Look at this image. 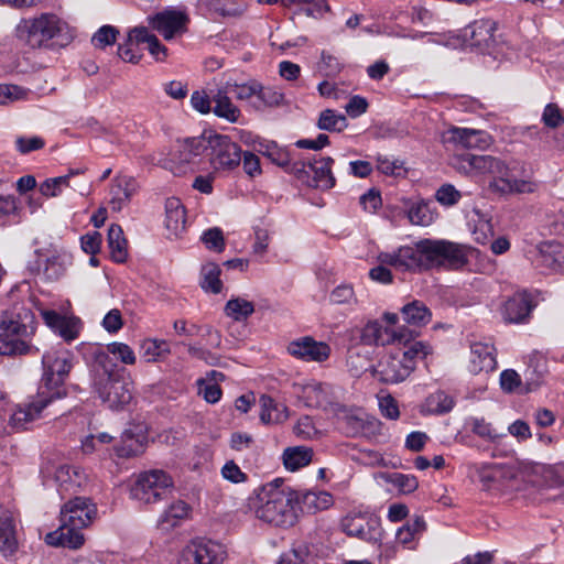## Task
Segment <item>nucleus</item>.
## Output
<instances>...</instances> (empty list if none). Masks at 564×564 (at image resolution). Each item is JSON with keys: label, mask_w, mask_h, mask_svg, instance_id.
<instances>
[{"label": "nucleus", "mask_w": 564, "mask_h": 564, "mask_svg": "<svg viewBox=\"0 0 564 564\" xmlns=\"http://www.w3.org/2000/svg\"><path fill=\"white\" fill-rule=\"evenodd\" d=\"M470 248L466 245L424 238L390 251H381L378 259L402 273H423L433 269L457 270L468 262Z\"/></svg>", "instance_id": "1"}, {"label": "nucleus", "mask_w": 564, "mask_h": 564, "mask_svg": "<svg viewBox=\"0 0 564 564\" xmlns=\"http://www.w3.org/2000/svg\"><path fill=\"white\" fill-rule=\"evenodd\" d=\"M91 387L112 410H122L133 398V382L129 373L105 351L95 354Z\"/></svg>", "instance_id": "2"}, {"label": "nucleus", "mask_w": 564, "mask_h": 564, "mask_svg": "<svg viewBox=\"0 0 564 564\" xmlns=\"http://www.w3.org/2000/svg\"><path fill=\"white\" fill-rule=\"evenodd\" d=\"M14 34L22 44L33 50H53L67 45L74 39L68 23L51 12L21 19L15 25Z\"/></svg>", "instance_id": "3"}, {"label": "nucleus", "mask_w": 564, "mask_h": 564, "mask_svg": "<svg viewBox=\"0 0 564 564\" xmlns=\"http://www.w3.org/2000/svg\"><path fill=\"white\" fill-rule=\"evenodd\" d=\"M248 507L258 519L275 527H292L296 520L293 492L278 479L254 490Z\"/></svg>", "instance_id": "4"}, {"label": "nucleus", "mask_w": 564, "mask_h": 564, "mask_svg": "<svg viewBox=\"0 0 564 564\" xmlns=\"http://www.w3.org/2000/svg\"><path fill=\"white\" fill-rule=\"evenodd\" d=\"M431 354V347L423 341H413L406 349H397L381 356L372 377L384 384L403 382L415 369L416 360Z\"/></svg>", "instance_id": "5"}, {"label": "nucleus", "mask_w": 564, "mask_h": 564, "mask_svg": "<svg viewBox=\"0 0 564 564\" xmlns=\"http://www.w3.org/2000/svg\"><path fill=\"white\" fill-rule=\"evenodd\" d=\"M73 355L65 348H52L42 357L43 377L40 391H45L52 400H61L67 395L65 380L73 367Z\"/></svg>", "instance_id": "6"}, {"label": "nucleus", "mask_w": 564, "mask_h": 564, "mask_svg": "<svg viewBox=\"0 0 564 564\" xmlns=\"http://www.w3.org/2000/svg\"><path fill=\"white\" fill-rule=\"evenodd\" d=\"M208 151V138L204 135L178 140L164 162V167L174 174H182L199 164L200 158Z\"/></svg>", "instance_id": "7"}, {"label": "nucleus", "mask_w": 564, "mask_h": 564, "mask_svg": "<svg viewBox=\"0 0 564 564\" xmlns=\"http://www.w3.org/2000/svg\"><path fill=\"white\" fill-rule=\"evenodd\" d=\"M14 296L12 291L10 307L3 311L0 317V329L19 337H29L34 334L36 327L32 303L29 299L18 301Z\"/></svg>", "instance_id": "8"}, {"label": "nucleus", "mask_w": 564, "mask_h": 564, "mask_svg": "<svg viewBox=\"0 0 564 564\" xmlns=\"http://www.w3.org/2000/svg\"><path fill=\"white\" fill-rule=\"evenodd\" d=\"M172 477L161 469H152L139 475L131 495L144 503H155L167 498L173 491Z\"/></svg>", "instance_id": "9"}, {"label": "nucleus", "mask_w": 564, "mask_h": 564, "mask_svg": "<svg viewBox=\"0 0 564 564\" xmlns=\"http://www.w3.org/2000/svg\"><path fill=\"white\" fill-rule=\"evenodd\" d=\"M334 160L330 156L315 158L313 160L294 162L291 171L297 180L310 187L329 189L335 186L332 173Z\"/></svg>", "instance_id": "10"}, {"label": "nucleus", "mask_w": 564, "mask_h": 564, "mask_svg": "<svg viewBox=\"0 0 564 564\" xmlns=\"http://www.w3.org/2000/svg\"><path fill=\"white\" fill-rule=\"evenodd\" d=\"M227 557L225 545L207 539H194L180 552L177 564H224Z\"/></svg>", "instance_id": "11"}, {"label": "nucleus", "mask_w": 564, "mask_h": 564, "mask_svg": "<svg viewBox=\"0 0 564 564\" xmlns=\"http://www.w3.org/2000/svg\"><path fill=\"white\" fill-rule=\"evenodd\" d=\"M340 528L350 538H357L364 542L381 543L383 529L380 519L366 512H349L340 520Z\"/></svg>", "instance_id": "12"}, {"label": "nucleus", "mask_w": 564, "mask_h": 564, "mask_svg": "<svg viewBox=\"0 0 564 564\" xmlns=\"http://www.w3.org/2000/svg\"><path fill=\"white\" fill-rule=\"evenodd\" d=\"M415 336L416 334L406 327L392 329L376 319L368 322L361 329L360 346H386L394 343L406 345Z\"/></svg>", "instance_id": "13"}, {"label": "nucleus", "mask_w": 564, "mask_h": 564, "mask_svg": "<svg viewBox=\"0 0 564 564\" xmlns=\"http://www.w3.org/2000/svg\"><path fill=\"white\" fill-rule=\"evenodd\" d=\"M208 150L209 162L215 171H230L241 162V149L228 135H210Z\"/></svg>", "instance_id": "14"}, {"label": "nucleus", "mask_w": 564, "mask_h": 564, "mask_svg": "<svg viewBox=\"0 0 564 564\" xmlns=\"http://www.w3.org/2000/svg\"><path fill=\"white\" fill-rule=\"evenodd\" d=\"M97 516V507L89 498L75 497L69 499L61 509L63 523L84 529L93 523Z\"/></svg>", "instance_id": "15"}, {"label": "nucleus", "mask_w": 564, "mask_h": 564, "mask_svg": "<svg viewBox=\"0 0 564 564\" xmlns=\"http://www.w3.org/2000/svg\"><path fill=\"white\" fill-rule=\"evenodd\" d=\"M300 398L306 406L338 412L341 405L335 400L333 387L328 383L311 381L301 388Z\"/></svg>", "instance_id": "16"}, {"label": "nucleus", "mask_w": 564, "mask_h": 564, "mask_svg": "<svg viewBox=\"0 0 564 564\" xmlns=\"http://www.w3.org/2000/svg\"><path fill=\"white\" fill-rule=\"evenodd\" d=\"M54 401L45 391L39 390L35 398L17 405L9 419V425L18 431L26 429L28 424L41 417L43 410Z\"/></svg>", "instance_id": "17"}, {"label": "nucleus", "mask_w": 564, "mask_h": 564, "mask_svg": "<svg viewBox=\"0 0 564 564\" xmlns=\"http://www.w3.org/2000/svg\"><path fill=\"white\" fill-rule=\"evenodd\" d=\"M442 142L463 149H487L491 143L490 135L484 130L452 127L442 134Z\"/></svg>", "instance_id": "18"}, {"label": "nucleus", "mask_w": 564, "mask_h": 564, "mask_svg": "<svg viewBox=\"0 0 564 564\" xmlns=\"http://www.w3.org/2000/svg\"><path fill=\"white\" fill-rule=\"evenodd\" d=\"M288 352L306 362H323L330 356V347L325 341H317L311 336H303L288 345Z\"/></svg>", "instance_id": "19"}, {"label": "nucleus", "mask_w": 564, "mask_h": 564, "mask_svg": "<svg viewBox=\"0 0 564 564\" xmlns=\"http://www.w3.org/2000/svg\"><path fill=\"white\" fill-rule=\"evenodd\" d=\"M149 21L152 28L162 34L165 40H171L176 34L185 31L188 18L182 11L165 10L149 18Z\"/></svg>", "instance_id": "20"}, {"label": "nucleus", "mask_w": 564, "mask_h": 564, "mask_svg": "<svg viewBox=\"0 0 564 564\" xmlns=\"http://www.w3.org/2000/svg\"><path fill=\"white\" fill-rule=\"evenodd\" d=\"M496 349L491 344L475 341L470 345L468 370L473 375L490 372L496 369Z\"/></svg>", "instance_id": "21"}, {"label": "nucleus", "mask_w": 564, "mask_h": 564, "mask_svg": "<svg viewBox=\"0 0 564 564\" xmlns=\"http://www.w3.org/2000/svg\"><path fill=\"white\" fill-rule=\"evenodd\" d=\"M533 307L531 295L525 291L518 292L505 302L501 314L507 323H523Z\"/></svg>", "instance_id": "22"}, {"label": "nucleus", "mask_w": 564, "mask_h": 564, "mask_svg": "<svg viewBox=\"0 0 564 564\" xmlns=\"http://www.w3.org/2000/svg\"><path fill=\"white\" fill-rule=\"evenodd\" d=\"M41 315L45 324L66 341L78 337L80 323L77 318L63 316L53 310H42Z\"/></svg>", "instance_id": "23"}, {"label": "nucleus", "mask_w": 564, "mask_h": 564, "mask_svg": "<svg viewBox=\"0 0 564 564\" xmlns=\"http://www.w3.org/2000/svg\"><path fill=\"white\" fill-rule=\"evenodd\" d=\"M82 530L80 528H75V525L63 523V520H61L59 527L55 531L47 533L44 540L51 546L76 550L85 542Z\"/></svg>", "instance_id": "24"}, {"label": "nucleus", "mask_w": 564, "mask_h": 564, "mask_svg": "<svg viewBox=\"0 0 564 564\" xmlns=\"http://www.w3.org/2000/svg\"><path fill=\"white\" fill-rule=\"evenodd\" d=\"M19 549L17 520L8 511L0 512V553L4 557L13 556Z\"/></svg>", "instance_id": "25"}, {"label": "nucleus", "mask_w": 564, "mask_h": 564, "mask_svg": "<svg viewBox=\"0 0 564 564\" xmlns=\"http://www.w3.org/2000/svg\"><path fill=\"white\" fill-rule=\"evenodd\" d=\"M536 264L553 272H564V245L546 241L539 246Z\"/></svg>", "instance_id": "26"}, {"label": "nucleus", "mask_w": 564, "mask_h": 564, "mask_svg": "<svg viewBox=\"0 0 564 564\" xmlns=\"http://www.w3.org/2000/svg\"><path fill=\"white\" fill-rule=\"evenodd\" d=\"M137 191L135 181L129 176H118L112 180L110 186V208L113 212H121L126 207Z\"/></svg>", "instance_id": "27"}, {"label": "nucleus", "mask_w": 564, "mask_h": 564, "mask_svg": "<svg viewBox=\"0 0 564 564\" xmlns=\"http://www.w3.org/2000/svg\"><path fill=\"white\" fill-rule=\"evenodd\" d=\"M495 22L491 20H477L465 30V36H469L470 45L480 51L489 50L494 42Z\"/></svg>", "instance_id": "28"}, {"label": "nucleus", "mask_w": 564, "mask_h": 564, "mask_svg": "<svg viewBox=\"0 0 564 564\" xmlns=\"http://www.w3.org/2000/svg\"><path fill=\"white\" fill-rule=\"evenodd\" d=\"M197 7L204 14L212 17L238 18L243 13L234 0H198Z\"/></svg>", "instance_id": "29"}, {"label": "nucleus", "mask_w": 564, "mask_h": 564, "mask_svg": "<svg viewBox=\"0 0 564 564\" xmlns=\"http://www.w3.org/2000/svg\"><path fill=\"white\" fill-rule=\"evenodd\" d=\"M346 366L352 377H360L368 370L372 373L373 366L370 351L364 346H354L348 350Z\"/></svg>", "instance_id": "30"}, {"label": "nucleus", "mask_w": 564, "mask_h": 564, "mask_svg": "<svg viewBox=\"0 0 564 564\" xmlns=\"http://www.w3.org/2000/svg\"><path fill=\"white\" fill-rule=\"evenodd\" d=\"M186 215L181 200L175 197L165 202V227L171 235L177 236L185 228Z\"/></svg>", "instance_id": "31"}, {"label": "nucleus", "mask_w": 564, "mask_h": 564, "mask_svg": "<svg viewBox=\"0 0 564 564\" xmlns=\"http://www.w3.org/2000/svg\"><path fill=\"white\" fill-rule=\"evenodd\" d=\"M55 480L61 491H76L86 480V476L79 467L61 465L55 470Z\"/></svg>", "instance_id": "32"}, {"label": "nucleus", "mask_w": 564, "mask_h": 564, "mask_svg": "<svg viewBox=\"0 0 564 564\" xmlns=\"http://www.w3.org/2000/svg\"><path fill=\"white\" fill-rule=\"evenodd\" d=\"M260 420L265 424H278L289 417L288 406L275 402L270 395L262 394L259 399Z\"/></svg>", "instance_id": "33"}, {"label": "nucleus", "mask_w": 564, "mask_h": 564, "mask_svg": "<svg viewBox=\"0 0 564 564\" xmlns=\"http://www.w3.org/2000/svg\"><path fill=\"white\" fill-rule=\"evenodd\" d=\"M403 321L415 327H422L429 324L432 319L430 308L421 301H412L401 308Z\"/></svg>", "instance_id": "34"}, {"label": "nucleus", "mask_w": 564, "mask_h": 564, "mask_svg": "<svg viewBox=\"0 0 564 564\" xmlns=\"http://www.w3.org/2000/svg\"><path fill=\"white\" fill-rule=\"evenodd\" d=\"M189 513V507L184 501H176L172 503L166 510L163 511V513L160 516L158 520V527L162 531H170L178 523L187 518Z\"/></svg>", "instance_id": "35"}, {"label": "nucleus", "mask_w": 564, "mask_h": 564, "mask_svg": "<svg viewBox=\"0 0 564 564\" xmlns=\"http://www.w3.org/2000/svg\"><path fill=\"white\" fill-rule=\"evenodd\" d=\"M107 240L112 260L118 263L124 262L128 258V242L119 225L112 224L109 227Z\"/></svg>", "instance_id": "36"}, {"label": "nucleus", "mask_w": 564, "mask_h": 564, "mask_svg": "<svg viewBox=\"0 0 564 564\" xmlns=\"http://www.w3.org/2000/svg\"><path fill=\"white\" fill-rule=\"evenodd\" d=\"M143 438L141 431L138 433L126 430L121 436V444L115 447L119 457L128 458L143 452Z\"/></svg>", "instance_id": "37"}, {"label": "nucleus", "mask_w": 564, "mask_h": 564, "mask_svg": "<svg viewBox=\"0 0 564 564\" xmlns=\"http://www.w3.org/2000/svg\"><path fill=\"white\" fill-rule=\"evenodd\" d=\"M313 452L311 448L297 446L286 448L283 453V463L286 469L297 470L312 460Z\"/></svg>", "instance_id": "38"}, {"label": "nucleus", "mask_w": 564, "mask_h": 564, "mask_svg": "<svg viewBox=\"0 0 564 564\" xmlns=\"http://www.w3.org/2000/svg\"><path fill=\"white\" fill-rule=\"evenodd\" d=\"M454 399L445 391L438 390L431 393L423 404L424 410L431 414H444L454 408Z\"/></svg>", "instance_id": "39"}, {"label": "nucleus", "mask_w": 564, "mask_h": 564, "mask_svg": "<svg viewBox=\"0 0 564 564\" xmlns=\"http://www.w3.org/2000/svg\"><path fill=\"white\" fill-rule=\"evenodd\" d=\"M214 113L217 117L224 118L229 122H237L240 117V110L232 104L226 93L218 90L213 97Z\"/></svg>", "instance_id": "40"}, {"label": "nucleus", "mask_w": 564, "mask_h": 564, "mask_svg": "<svg viewBox=\"0 0 564 564\" xmlns=\"http://www.w3.org/2000/svg\"><path fill=\"white\" fill-rule=\"evenodd\" d=\"M225 313L234 321L242 322L254 313V305L241 297L230 299L225 305Z\"/></svg>", "instance_id": "41"}, {"label": "nucleus", "mask_w": 564, "mask_h": 564, "mask_svg": "<svg viewBox=\"0 0 564 564\" xmlns=\"http://www.w3.org/2000/svg\"><path fill=\"white\" fill-rule=\"evenodd\" d=\"M11 333H4L0 335V355L13 356V355H26L32 351V346L23 339L10 337Z\"/></svg>", "instance_id": "42"}, {"label": "nucleus", "mask_w": 564, "mask_h": 564, "mask_svg": "<svg viewBox=\"0 0 564 564\" xmlns=\"http://www.w3.org/2000/svg\"><path fill=\"white\" fill-rule=\"evenodd\" d=\"M221 270L216 263H207L202 268V281L200 286L206 292L214 294L220 293L223 289V282L220 280Z\"/></svg>", "instance_id": "43"}, {"label": "nucleus", "mask_w": 564, "mask_h": 564, "mask_svg": "<svg viewBox=\"0 0 564 564\" xmlns=\"http://www.w3.org/2000/svg\"><path fill=\"white\" fill-rule=\"evenodd\" d=\"M317 127L321 130L341 131L347 127V119L335 110L326 109L321 112Z\"/></svg>", "instance_id": "44"}, {"label": "nucleus", "mask_w": 564, "mask_h": 564, "mask_svg": "<svg viewBox=\"0 0 564 564\" xmlns=\"http://www.w3.org/2000/svg\"><path fill=\"white\" fill-rule=\"evenodd\" d=\"M381 477L389 484L395 486L402 494H411L417 489L419 482L415 476L401 473H384Z\"/></svg>", "instance_id": "45"}, {"label": "nucleus", "mask_w": 564, "mask_h": 564, "mask_svg": "<svg viewBox=\"0 0 564 564\" xmlns=\"http://www.w3.org/2000/svg\"><path fill=\"white\" fill-rule=\"evenodd\" d=\"M316 69L324 77H335L341 72L343 64L337 56L327 51H322Z\"/></svg>", "instance_id": "46"}, {"label": "nucleus", "mask_w": 564, "mask_h": 564, "mask_svg": "<svg viewBox=\"0 0 564 564\" xmlns=\"http://www.w3.org/2000/svg\"><path fill=\"white\" fill-rule=\"evenodd\" d=\"M79 173V170H70L69 173L66 175L46 180L43 184H41V193L48 197H54L58 195L63 186H70V177Z\"/></svg>", "instance_id": "47"}, {"label": "nucleus", "mask_w": 564, "mask_h": 564, "mask_svg": "<svg viewBox=\"0 0 564 564\" xmlns=\"http://www.w3.org/2000/svg\"><path fill=\"white\" fill-rule=\"evenodd\" d=\"M408 217L411 224L417 226H429L433 220V215L424 203L412 205L408 210Z\"/></svg>", "instance_id": "48"}, {"label": "nucleus", "mask_w": 564, "mask_h": 564, "mask_svg": "<svg viewBox=\"0 0 564 564\" xmlns=\"http://www.w3.org/2000/svg\"><path fill=\"white\" fill-rule=\"evenodd\" d=\"M28 90L9 84H0V106H7L26 98Z\"/></svg>", "instance_id": "49"}, {"label": "nucleus", "mask_w": 564, "mask_h": 564, "mask_svg": "<svg viewBox=\"0 0 564 564\" xmlns=\"http://www.w3.org/2000/svg\"><path fill=\"white\" fill-rule=\"evenodd\" d=\"M143 358L147 361H155L163 355L170 352L169 344L165 340H147L143 346Z\"/></svg>", "instance_id": "50"}, {"label": "nucleus", "mask_w": 564, "mask_h": 564, "mask_svg": "<svg viewBox=\"0 0 564 564\" xmlns=\"http://www.w3.org/2000/svg\"><path fill=\"white\" fill-rule=\"evenodd\" d=\"M490 155L465 154L462 156V166L467 172L485 174Z\"/></svg>", "instance_id": "51"}, {"label": "nucleus", "mask_w": 564, "mask_h": 564, "mask_svg": "<svg viewBox=\"0 0 564 564\" xmlns=\"http://www.w3.org/2000/svg\"><path fill=\"white\" fill-rule=\"evenodd\" d=\"M119 31L112 25H102L93 35L91 43L95 47L104 48L105 46L111 45L116 42Z\"/></svg>", "instance_id": "52"}, {"label": "nucleus", "mask_w": 564, "mask_h": 564, "mask_svg": "<svg viewBox=\"0 0 564 564\" xmlns=\"http://www.w3.org/2000/svg\"><path fill=\"white\" fill-rule=\"evenodd\" d=\"M202 241L209 250L221 252L225 248L223 231L217 227L209 228L204 231L202 235Z\"/></svg>", "instance_id": "53"}, {"label": "nucleus", "mask_w": 564, "mask_h": 564, "mask_svg": "<svg viewBox=\"0 0 564 564\" xmlns=\"http://www.w3.org/2000/svg\"><path fill=\"white\" fill-rule=\"evenodd\" d=\"M435 198L444 206H453L459 202L462 194L454 185L444 184L436 191Z\"/></svg>", "instance_id": "54"}, {"label": "nucleus", "mask_w": 564, "mask_h": 564, "mask_svg": "<svg viewBox=\"0 0 564 564\" xmlns=\"http://www.w3.org/2000/svg\"><path fill=\"white\" fill-rule=\"evenodd\" d=\"M542 121L549 128H557L564 122V115L555 104H547L542 113Z\"/></svg>", "instance_id": "55"}, {"label": "nucleus", "mask_w": 564, "mask_h": 564, "mask_svg": "<svg viewBox=\"0 0 564 564\" xmlns=\"http://www.w3.org/2000/svg\"><path fill=\"white\" fill-rule=\"evenodd\" d=\"M257 97L269 107H276L283 102L284 96L282 93L271 88L258 85Z\"/></svg>", "instance_id": "56"}, {"label": "nucleus", "mask_w": 564, "mask_h": 564, "mask_svg": "<svg viewBox=\"0 0 564 564\" xmlns=\"http://www.w3.org/2000/svg\"><path fill=\"white\" fill-rule=\"evenodd\" d=\"M45 145V141L43 138L33 135V137H18L15 139V148L22 154H28L32 151H36L42 149Z\"/></svg>", "instance_id": "57"}, {"label": "nucleus", "mask_w": 564, "mask_h": 564, "mask_svg": "<svg viewBox=\"0 0 564 564\" xmlns=\"http://www.w3.org/2000/svg\"><path fill=\"white\" fill-rule=\"evenodd\" d=\"M107 350L126 365H133L135 362L134 352L127 344L115 341L107 346Z\"/></svg>", "instance_id": "58"}, {"label": "nucleus", "mask_w": 564, "mask_h": 564, "mask_svg": "<svg viewBox=\"0 0 564 564\" xmlns=\"http://www.w3.org/2000/svg\"><path fill=\"white\" fill-rule=\"evenodd\" d=\"M377 260L379 262V265H376L372 269H370L369 278L377 283L391 284L393 282V274L391 270L388 268L390 267V264L381 262L378 258ZM391 268L393 267L391 265Z\"/></svg>", "instance_id": "59"}, {"label": "nucleus", "mask_w": 564, "mask_h": 564, "mask_svg": "<svg viewBox=\"0 0 564 564\" xmlns=\"http://www.w3.org/2000/svg\"><path fill=\"white\" fill-rule=\"evenodd\" d=\"M64 261L59 257H52L46 260L44 275L47 280L55 281L65 273Z\"/></svg>", "instance_id": "60"}, {"label": "nucleus", "mask_w": 564, "mask_h": 564, "mask_svg": "<svg viewBox=\"0 0 564 564\" xmlns=\"http://www.w3.org/2000/svg\"><path fill=\"white\" fill-rule=\"evenodd\" d=\"M258 82H250L247 84H234L229 86V91L235 95L237 99L249 100L253 96H257Z\"/></svg>", "instance_id": "61"}, {"label": "nucleus", "mask_w": 564, "mask_h": 564, "mask_svg": "<svg viewBox=\"0 0 564 564\" xmlns=\"http://www.w3.org/2000/svg\"><path fill=\"white\" fill-rule=\"evenodd\" d=\"M221 475L226 480L234 484H240L247 480V475L234 460H229L223 466Z\"/></svg>", "instance_id": "62"}, {"label": "nucleus", "mask_w": 564, "mask_h": 564, "mask_svg": "<svg viewBox=\"0 0 564 564\" xmlns=\"http://www.w3.org/2000/svg\"><path fill=\"white\" fill-rule=\"evenodd\" d=\"M101 239L102 237L100 232H88L80 238L82 249L86 253L94 256L100 250Z\"/></svg>", "instance_id": "63"}, {"label": "nucleus", "mask_w": 564, "mask_h": 564, "mask_svg": "<svg viewBox=\"0 0 564 564\" xmlns=\"http://www.w3.org/2000/svg\"><path fill=\"white\" fill-rule=\"evenodd\" d=\"M307 556V549L299 546L291 550L290 553L282 555L278 564H308Z\"/></svg>", "instance_id": "64"}]
</instances>
